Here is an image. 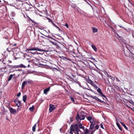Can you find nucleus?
I'll return each mask as SVG.
<instances>
[{"instance_id":"obj_59","label":"nucleus","mask_w":134,"mask_h":134,"mask_svg":"<svg viewBox=\"0 0 134 134\" xmlns=\"http://www.w3.org/2000/svg\"><path fill=\"white\" fill-rule=\"evenodd\" d=\"M89 90L91 91L92 92H93V90H92V89H90V90Z\"/></svg>"},{"instance_id":"obj_60","label":"nucleus","mask_w":134,"mask_h":134,"mask_svg":"<svg viewBox=\"0 0 134 134\" xmlns=\"http://www.w3.org/2000/svg\"><path fill=\"white\" fill-rule=\"evenodd\" d=\"M4 61V60H3L2 61V63H3V64H6V63H3V61Z\"/></svg>"},{"instance_id":"obj_49","label":"nucleus","mask_w":134,"mask_h":134,"mask_svg":"<svg viewBox=\"0 0 134 134\" xmlns=\"http://www.w3.org/2000/svg\"><path fill=\"white\" fill-rule=\"evenodd\" d=\"M116 80L118 81H119V82H120V80L118 79L117 78V77H116Z\"/></svg>"},{"instance_id":"obj_38","label":"nucleus","mask_w":134,"mask_h":134,"mask_svg":"<svg viewBox=\"0 0 134 134\" xmlns=\"http://www.w3.org/2000/svg\"><path fill=\"white\" fill-rule=\"evenodd\" d=\"M94 133L93 131L92 130L91 131L89 132L88 134H93Z\"/></svg>"},{"instance_id":"obj_45","label":"nucleus","mask_w":134,"mask_h":134,"mask_svg":"<svg viewBox=\"0 0 134 134\" xmlns=\"http://www.w3.org/2000/svg\"><path fill=\"white\" fill-rule=\"evenodd\" d=\"M95 128L96 129H98L99 128V125H97L96 126H95Z\"/></svg>"},{"instance_id":"obj_64","label":"nucleus","mask_w":134,"mask_h":134,"mask_svg":"<svg viewBox=\"0 0 134 134\" xmlns=\"http://www.w3.org/2000/svg\"><path fill=\"white\" fill-rule=\"evenodd\" d=\"M74 133H75V134H76V132H75V131H74Z\"/></svg>"},{"instance_id":"obj_40","label":"nucleus","mask_w":134,"mask_h":134,"mask_svg":"<svg viewBox=\"0 0 134 134\" xmlns=\"http://www.w3.org/2000/svg\"><path fill=\"white\" fill-rule=\"evenodd\" d=\"M49 20V22H51V23H52L53 22V21H52L51 19L50 18H47V17H46Z\"/></svg>"},{"instance_id":"obj_31","label":"nucleus","mask_w":134,"mask_h":134,"mask_svg":"<svg viewBox=\"0 0 134 134\" xmlns=\"http://www.w3.org/2000/svg\"><path fill=\"white\" fill-rule=\"evenodd\" d=\"M8 66L11 69H13V68H17L15 67V66H16V65H14V66L9 65Z\"/></svg>"},{"instance_id":"obj_41","label":"nucleus","mask_w":134,"mask_h":134,"mask_svg":"<svg viewBox=\"0 0 134 134\" xmlns=\"http://www.w3.org/2000/svg\"><path fill=\"white\" fill-rule=\"evenodd\" d=\"M100 125V126L101 128H102V129H104L103 127V125L101 123Z\"/></svg>"},{"instance_id":"obj_28","label":"nucleus","mask_w":134,"mask_h":134,"mask_svg":"<svg viewBox=\"0 0 134 134\" xmlns=\"http://www.w3.org/2000/svg\"><path fill=\"white\" fill-rule=\"evenodd\" d=\"M90 131V130L89 131L88 130V129L87 128L85 130V131L84 132V133L85 134H87Z\"/></svg>"},{"instance_id":"obj_1","label":"nucleus","mask_w":134,"mask_h":134,"mask_svg":"<svg viewBox=\"0 0 134 134\" xmlns=\"http://www.w3.org/2000/svg\"><path fill=\"white\" fill-rule=\"evenodd\" d=\"M100 20L103 22L104 23L105 22L108 26H109L112 30H114L113 28L110 26V25L112 23H113L111 21L110 19L108 16H106V18H104L102 20L100 19Z\"/></svg>"},{"instance_id":"obj_2","label":"nucleus","mask_w":134,"mask_h":134,"mask_svg":"<svg viewBox=\"0 0 134 134\" xmlns=\"http://www.w3.org/2000/svg\"><path fill=\"white\" fill-rule=\"evenodd\" d=\"M85 116L83 115H82L80 116L79 115V114L78 113L77 114V115L76 117V121L79 122L80 121V120H84L85 119Z\"/></svg>"},{"instance_id":"obj_22","label":"nucleus","mask_w":134,"mask_h":134,"mask_svg":"<svg viewBox=\"0 0 134 134\" xmlns=\"http://www.w3.org/2000/svg\"><path fill=\"white\" fill-rule=\"evenodd\" d=\"M91 46L92 47L95 51L96 52L97 51V48L93 44Z\"/></svg>"},{"instance_id":"obj_51","label":"nucleus","mask_w":134,"mask_h":134,"mask_svg":"<svg viewBox=\"0 0 134 134\" xmlns=\"http://www.w3.org/2000/svg\"><path fill=\"white\" fill-rule=\"evenodd\" d=\"M126 48L128 49V50H129V51H130V50H129V47H128V46H126Z\"/></svg>"},{"instance_id":"obj_33","label":"nucleus","mask_w":134,"mask_h":134,"mask_svg":"<svg viewBox=\"0 0 134 134\" xmlns=\"http://www.w3.org/2000/svg\"><path fill=\"white\" fill-rule=\"evenodd\" d=\"M75 82L76 83H77L79 85V86L80 87H82L81 86V83H80V82H76L75 81Z\"/></svg>"},{"instance_id":"obj_26","label":"nucleus","mask_w":134,"mask_h":134,"mask_svg":"<svg viewBox=\"0 0 134 134\" xmlns=\"http://www.w3.org/2000/svg\"><path fill=\"white\" fill-rule=\"evenodd\" d=\"M93 31V33H95L97 31V29L95 27H92Z\"/></svg>"},{"instance_id":"obj_9","label":"nucleus","mask_w":134,"mask_h":134,"mask_svg":"<svg viewBox=\"0 0 134 134\" xmlns=\"http://www.w3.org/2000/svg\"><path fill=\"white\" fill-rule=\"evenodd\" d=\"M73 125V128H74L75 131H77V130H79V129L78 125L76 124H75Z\"/></svg>"},{"instance_id":"obj_35","label":"nucleus","mask_w":134,"mask_h":134,"mask_svg":"<svg viewBox=\"0 0 134 134\" xmlns=\"http://www.w3.org/2000/svg\"><path fill=\"white\" fill-rule=\"evenodd\" d=\"M71 100L73 102L75 103V100L72 97H70Z\"/></svg>"},{"instance_id":"obj_54","label":"nucleus","mask_w":134,"mask_h":134,"mask_svg":"<svg viewBox=\"0 0 134 134\" xmlns=\"http://www.w3.org/2000/svg\"><path fill=\"white\" fill-rule=\"evenodd\" d=\"M3 69H7V67L6 66H5L4 67Z\"/></svg>"},{"instance_id":"obj_48","label":"nucleus","mask_w":134,"mask_h":134,"mask_svg":"<svg viewBox=\"0 0 134 134\" xmlns=\"http://www.w3.org/2000/svg\"><path fill=\"white\" fill-rule=\"evenodd\" d=\"M79 131H81L79 130H77V131H76V134H79Z\"/></svg>"},{"instance_id":"obj_20","label":"nucleus","mask_w":134,"mask_h":134,"mask_svg":"<svg viewBox=\"0 0 134 134\" xmlns=\"http://www.w3.org/2000/svg\"><path fill=\"white\" fill-rule=\"evenodd\" d=\"M116 125L118 127L119 129L121 131H122V129L120 125L119 124L118 122H116Z\"/></svg>"},{"instance_id":"obj_39","label":"nucleus","mask_w":134,"mask_h":134,"mask_svg":"<svg viewBox=\"0 0 134 134\" xmlns=\"http://www.w3.org/2000/svg\"><path fill=\"white\" fill-rule=\"evenodd\" d=\"M21 92H19L18 94H17V96L18 97H19L20 96V95H21Z\"/></svg>"},{"instance_id":"obj_61","label":"nucleus","mask_w":134,"mask_h":134,"mask_svg":"<svg viewBox=\"0 0 134 134\" xmlns=\"http://www.w3.org/2000/svg\"><path fill=\"white\" fill-rule=\"evenodd\" d=\"M121 28H124V27H122V26H119Z\"/></svg>"},{"instance_id":"obj_15","label":"nucleus","mask_w":134,"mask_h":134,"mask_svg":"<svg viewBox=\"0 0 134 134\" xmlns=\"http://www.w3.org/2000/svg\"><path fill=\"white\" fill-rule=\"evenodd\" d=\"M79 127L80 129H82L83 130H84L85 128L84 126H82V124L79 123Z\"/></svg>"},{"instance_id":"obj_7","label":"nucleus","mask_w":134,"mask_h":134,"mask_svg":"<svg viewBox=\"0 0 134 134\" xmlns=\"http://www.w3.org/2000/svg\"><path fill=\"white\" fill-rule=\"evenodd\" d=\"M89 82L90 84H91L96 89H97V88L98 87L95 84H94V82L91 80H89Z\"/></svg>"},{"instance_id":"obj_4","label":"nucleus","mask_w":134,"mask_h":134,"mask_svg":"<svg viewBox=\"0 0 134 134\" xmlns=\"http://www.w3.org/2000/svg\"><path fill=\"white\" fill-rule=\"evenodd\" d=\"M14 102L15 103L18 107H19L20 105L21 104V102L18 99L15 100Z\"/></svg>"},{"instance_id":"obj_11","label":"nucleus","mask_w":134,"mask_h":134,"mask_svg":"<svg viewBox=\"0 0 134 134\" xmlns=\"http://www.w3.org/2000/svg\"><path fill=\"white\" fill-rule=\"evenodd\" d=\"M93 99H94L97 100L100 103H103L104 102L103 101L101 100L100 99L96 96H94V97H93Z\"/></svg>"},{"instance_id":"obj_57","label":"nucleus","mask_w":134,"mask_h":134,"mask_svg":"<svg viewBox=\"0 0 134 134\" xmlns=\"http://www.w3.org/2000/svg\"><path fill=\"white\" fill-rule=\"evenodd\" d=\"M12 14H13H13H15L14 12H12Z\"/></svg>"},{"instance_id":"obj_18","label":"nucleus","mask_w":134,"mask_h":134,"mask_svg":"<svg viewBox=\"0 0 134 134\" xmlns=\"http://www.w3.org/2000/svg\"><path fill=\"white\" fill-rule=\"evenodd\" d=\"M15 74H13V75L12 74H11L10 75L8 79V81H10L11 79L12 78L13 76H14L15 75Z\"/></svg>"},{"instance_id":"obj_47","label":"nucleus","mask_w":134,"mask_h":134,"mask_svg":"<svg viewBox=\"0 0 134 134\" xmlns=\"http://www.w3.org/2000/svg\"><path fill=\"white\" fill-rule=\"evenodd\" d=\"M22 70L21 69H16L15 70H14V71H22Z\"/></svg>"},{"instance_id":"obj_44","label":"nucleus","mask_w":134,"mask_h":134,"mask_svg":"<svg viewBox=\"0 0 134 134\" xmlns=\"http://www.w3.org/2000/svg\"><path fill=\"white\" fill-rule=\"evenodd\" d=\"M37 124V123H36V124H35V125H34V132L35 131L36 126Z\"/></svg>"},{"instance_id":"obj_43","label":"nucleus","mask_w":134,"mask_h":134,"mask_svg":"<svg viewBox=\"0 0 134 134\" xmlns=\"http://www.w3.org/2000/svg\"><path fill=\"white\" fill-rule=\"evenodd\" d=\"M130 103H131L133 105H134V102H133V101H131L130 102Z\"/></svg>"},{"instance_id":"obj_37","label":"nucleus","mask_w":134,"mask_h":134,"mask_svg":"<svg viewBox=\"0 0 134 134\" xmlns=\"http://www.w3.org/2000/svg\"><path fill=\"white\" fill-rule=\"evenodd\" d=\"M116 122H118L120 120L119 119V118H118L117 117L116 118Z\"/></svg>"},{"instance_id":"obj_10","label":"nucleus","mask_w":134,"mask_h":134,"mask_svg":"<svg viewBox=\"0 0 134 134\" xmlns=\"http://www.w3.org/2000/svg\"><path fill=\"white\" fill-rule=\"evenodd\" d=\"M37 51L39 52H43L44 51V50L43 49H41L37 47H34V51Z\"/></svg>"},{"instance_id":"obj_52","label":"nucleus","mask_w":134,"mask_h":134,"mask_svg":"<svg viewBox=\"0 0 134 134\" xmlns=\"http://www.w3.org/2000/svg\"><path fill=\"white\" fill-rule=\"evenodd\" d=\"M69 78L71 79L72 80H73V81H75L74 79L73 78H72L71 77H69Z\"/></svg>"},{"instance_id":"obj_27","label":"nucleus","mask_w":134,"mask_h":134,"mask_svg":"<svg viewBox=\"0 0 134 134\" xmlns=\"http://www.w3.org/2000/svg\"><path fill=\"white\" fill-rule=\"evenodd\" d=\"M94 125L93 124H91L90 127V129L91 130H92L94 127Z\"/></svg>"},{"instance_id":"obj_34","label":"nucleus","mask_w":134,"mask_h":134,"mask_svg":"<svg viewBox=\"0 0 134 134\" xmlns=\"http://www.w3.org/2000/svg\"><path fill=\"white\" fill-rule=\"evenodd\" d=\"M31 50H34V48L33 47H32L31 48V49L30 48L28 50V51H29V53H31V52H30V51H31Z\"/></svg>"},{"instance_id":"obj_36","label":"nucleus","mask_w":134,"mask_h":134,"mask_svg":"<svg viewBox=\"0 0 134 134\" xmlns=\"http://www.w3.org/2000/svg\"><path fill=\"white\" fill-rule=\"evenodd\" d=\"M87 119L88 121H90V120L91 121V120L92 119V118L91 116H88L87 117Z\"/></svg>"},{"instance_id":"obj_46","label":"nucleus","mask_w":134,"mask_h":134,"mask_svg":"<svg viewBox=\"0 0 134 134\" xmlns=\"http://www.w3.org/2000/svg\"><path fill=\"white\" fill-rule=\"evenodd\" d=\"M65 26L67 28L69 27V26L68 24L67 23H66L65 25Z\"/></svg>"},{"instance_id":"obj_8","label":"nucleus","mask_w":134,"mask_h":134,"mask_svg":"<svg viewBox=\"0 0 134 134\" xmlns=\"http://www.w3.org/2000/svg\"><path fill=\"white\" fill-rule=\"evenodd\" d=\"M75 130L74 128H73V125H72L70 127V133L71 134H73L72 131H74Z\"/></svg>"},{"instance_id":"obj_5","label":"nucleus","mask_w":134,"mask_h":134,"mask_svg":"<svg viewBox=\"0 0 134 134\" xmlns=\"http://www.w3.org/2000/svg\"><path fill=\"white\" fill-rule=\"evenodd\" d=\"M9 109L10 113L12 114H15L16 113V110L11 107H10L9 108Z\"/></svg>"},{"instance_id":"obj_13","label":"nucleus","mask_w":134,"mask_h":134,"mask_svg":"<svg viewBox=\"0 0 134 134\" xmlns=\"http://www.w3.org/2000/svg\"><path fill=\"white\" fill-rule=\"evenodd\" d=\"M34 64H35L36 66H40V65H38V64L37 63H38L39 61V60L37 59L36 58H34Z\"/></svg>"},{"instance_id":"obj_56","label":"nucleus","mask_w":134,"mask_h":134,"mask_svg":"<svg viewBox=\"0 0 134 134\" xmlns=\"http://www.w3.org/2000/svg\"><path fill=\"white\" fill-rule=\"evenodd\" d=\"M34 126H33L32 127V130L33 131H34Z\"/></svg>"},{"instance_id":"obj_42","label":"nucleus","mask_w":134,"mask_h":134,"mask_svg":"<svg viewBox=\"0 0 134 134\" xmlns=\"http://www.w3.org/2000/svg\"><path fill=\"white\" fill-rule=\"evenodd\" d=\"M62 59H67V58L66 57H64V56H62Z\"/></svg>"},{"instance_id":"obj_3","label":"nucleus","mask_w":134,"mask_h":134,"mask_svg":"<svg viewBox=\"0 0 134 134\" xmlns=\"http://www.w3.org/2000/svg\"><path fill=\"white\" fill-rule=\"evenodd\" d=\"M97 91L100 96H102L105 98H106L105 96L103 94L102 91V90L100 89V88H98L97 89Z\"/></svg>"},{"instance_id":"obj_32","label":"nucleus","mask_w":134,"mask_h":134,"mask_svg":"<svg viewBox=\"0 0 134 134\" xmlns=\"http://www.w3.org/2000/svg\"><path fill=\"white\" fill-rule=\"evenodd\" d=\"M70 118L71 122H72L73 121L74 119V118L73 116L70 117Z\"/></svg>"},{"instance_id":"obj_6","label":"nucleus","mask_w":134,"mask_h":134,"mask_svg":"<svg viewBox=\"0 0 134 134\" xmlns=\"http://www.w3.org/2000/svg\"><path fill=\"white\" fill-rule=\"evenodd\" d=\"M55 108L53 105L50 104L49 105V112H52L55 109Z\"/></svg>"},{"instance_id":"obj_50","label":"nucleus","mask_w":134,"mask_h":134,"mask_svg":"<svg viewBox=\"0 0 134 134\" xmlns=\"http://www.w3.org/2000/svg\"><path fill=\"white\" fill-rule=\"evenodd\" d=\"M29 19L33 23H34V20L31 19L29 17Z\"/></svg>"},{"instance_id":"obj_63","label":"nucleus","mask_w":134,"mask_h":134,"mask_svg":"<svg viewBox=\"0 0 134 134\" xmlns=\"http://www.w3.org/2000/svg\"><path fill=\"white\" fill-rule=\"evenodd\" d=\"M92 59L93 60H95V59L93 58H92Z\"/></svg>"},{"instance_id":"obj_53","label":"nucleus","mask_w":134,"mask_h":134,"mask_svg":"<svg viewBox=\"0 0 134 134\" xmlns=\"http://www.w3.org/2000/svg\"><path fill=\"white\" fill-rule=\"evenodd\" d=\"M80 9L79 8L77 9V10L78 12H79V10H80Z\"/></svg>"},{"instance_id":"obj_12","label":"nucleus","mask_w":134,"mask_h":134,"mask_svg":"<svg viewBox=\"0 0 134 134\" xmlns=\"http://www.w3.org/2000/svg\"><path fill=\"white\" fill-rule=\"evenodd\" d=\"M26 66L24 65L23 64H21L19 65H16V66H15V68H25L26 67Z\"/></svg>"},{"instance_id":"obj_17","label":"nucleus","mask_w":134,"mask_h":134,"mask_svg":"<svg viewBox=\"0 0 134 134\" xmlns=\"http://www.w3.org/2000/svg\"><path fill=\"white\" fill-rule=\"evenodd\" d=\"M116 37L118 39H120L121 40H122V38L121 36H120L118 34H116L115 35Z\"/></svg>"},{"instance_id":"obj_55","label":"nucleus","mask_w":134,"mask_h":134,"mask_svg":"<svg viewBox=\"0 0 134 134\" xmlns=\"http://www.w3.org/2000/svg\"><path fill=\"white\" fill-rule=\"evenodd\" d=\"M124 29L127 31L128 32H129V30H127L125 28H124Z\"/></svg>"},{"instance_id":"obj_29","label":"nucleus","mask_w":134,"mask_h":134,"mask_svg":"<svg viewBox=\"0 0 134 134\" xmlns=\"http://www.w3.org/2000/svg\"><path fill=\"white\" fill-rule=\"evenodd\" d=\"M52 23L53 24V26H55V27H56L57 28V29H58L59 30H60V28H59V27L58 26H57L53 22H52Z\"/></svg>"},{"instance_id":"obj_19","label":"nucleus","mask_w":134,"mask_h":134,"mask_svg":"<svg viewBox=\"0 0 134 134\" xmlns=\"http://www.w3.org/2000/svg\"><path fill=\"white\" fill-rule=\"evenodd\" d=\"M27 98V96L26 95H25L23 96V100L24 102L25 103L26 102V100Z\"/></svg>"},{"instance_id":"obj_16","label":"nucleus","mask_w":134,"mask_h":134,"mask_svg":"<svg viewBox=\"0 0 134 134\" xmlns=\"http://www.w3.org/2000/svg\"><path fill=\"white\" fill-rule=\"evenodd\" d=\"M124 53L125 56L127 57H129L130 55L129 53L127 51H125Z\"/></svg>"},{"instance_id":"obj_24","label":"nucleus","mask_w":134,"mask_h":134,"mask_svg":"<svg viewBox=\"0 0 134 134\" xmlns=\"http://www.w3.org/2000/svg\"><path fill=\"white\" fill-rule=\"evenodd\" d=\"M26 84V81H24L22 83V88H23L25 86V84Z\"/></svg>"},{"instance_id":"obj_25","label":"nucleus","mask_w":134,"mask_h":134,"mask_svg":"<svg viewBox=\"0 0 134 134\" xmlns=\"http://www.w3.org/2000/svg\"><path fill=\"white\" fill-rule=\"evenodd\" d=\"M29 110L31 112H32L34 111V105H32V107L29 108Z\"/></svg>"},{"instance_id":"obj_21","label":"nucleus","mask_w":134,"mask_h":134,"mask_svg":"<svg viewBox=\"0 0 134 134\" xmlns=\"http://www.w3.org/2000/svg\"><path fill=\"white\" fill-rule=\"evenodd\" d=\"M120 123L127 130H128V128L126 127V126L125 124H124L122 122H120Z\"/></svg>"},{"instance_id":"obj_62","label":"nucleus","mask_w":134,"mask_h":134,"mask_svg":"<svg viewBox=\"0 0 134 134\" xmlns=\"http://www.w3.org/2000/svg\"><path fill=\"white\" fill-rule=\"evenodd\" d=\"M16 44H15L13 45V46H16Z\"/></svg>"},{"instance_id":"obj_58","label":"nucleus","mask_w":134,"mask_h":134,"mask_svg":"<svg viewBox=\"0 0 134 134\" xmlns=\"http://www.w3.org/2000/svg\"><path fill=\"white\" fill-rule=\"evenodd\" d=\"M9 60V62H10V63H12V61H11L9 60Z\"/></svg>"},{"instance_id":"obj_14","label":"nucleus","mask_w":134,"mask_h":134,"mask_svg":"<svg viewBox=\"0 0 134 134\" xmlns=\"http://www.w3.org/2000/svg\"><path fill=\"white\" fill-rule=\"evenodd\" d=\"M50 87H48L47 88L44 90V93L46 94H47V92L49 91L50 90Z\"/></svg>"},{"instance_id":"obj_23","label":"nucleus","mask_w":134,"mask_h":134,"mask_svg":"<svg viewBox=\"0 0 134 134\" xmlns=\"http://www.w3.org/2000/svg\"><path fill=\"white\" fill-rule=\"evenodd\" d=\"M107 77H108L110 78L112 80H114V77H112L111 76L109 75V74H108V73H107Z\"/></svg>"},{"instance_id":"obj_30","label":"nucleus","mask_w":134,"mask_h":134,"mask_svg":"<svg viewBox=\"0 0 134 134\" xmlns=\"http://www.w3.org/2000/svg\"><path fill=\"white\" fill-rule=\"evenodd\" d=\"M90 121L91 123H92L91 124H95V122L93 120L91 119Z\"/></svg>"}]
</instances>
